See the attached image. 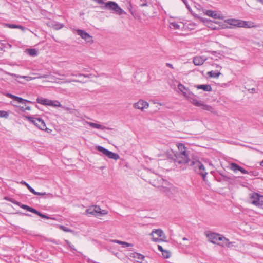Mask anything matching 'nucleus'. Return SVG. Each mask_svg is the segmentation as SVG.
Wrapping results in <instances>:
<instances>
[{
  "mask_svg": "<svg viewBox=\"0 0 263 263\" xmlns=\"http://www.w3.org/2000/svg\"><path fill=\"white\" fill-rule=\"evenodd\" d=\"M178 88L184 97L194 106L201 107L205 110H208L212 112L214 111V109L212 106L205 104L201 100H198L196 98V96L188 88L185 87L183 85L179 84Z\"/></svg>",
  "mask_w": 263,
  "mask_h": 263,
  "instance_id": "nucleus-1",
  "label": "nucleus"
},
{
  "mask_svg": "<svg viewBox=\"0 0 263 263\" xmlns=\"http://www.w3.org/2000/svg\"><path fill=\"white\" fill-rule=\"evenodd\" d=\"M221 29H231L234 27L250 28L256 27L254 23L251 21H245L239 19L228 18L224 20L223 23L220 24Z\"/></svg>",
  "mask_w": 263,
  "mask_h": 263,
  "instance_id": "nucleus-2",
  "label": "nucleus"
},
{
  "mask_svg": "<svg viewBox=\"0 0 263 263\" xmlns=\"http://www.w3.org/2000/svg\"><path fill=\"white\" fill-rule=\"evenodd\" d=\"M161 180L163 181V184L158 186L160 187V191L170 198L176 197L179 193L178 189L171 184H168L167 186H164V184H167V182L162 179Z\"/></svg>",
  "mask_w": 263,
  "mask_h": 263,
  "instance_id": "nucleus-3",
  "label": "nucleus"
},
{
  "mask_svg": "<svg viewBox=\"0 0 263 263\" xmlns=\"http://www.w3.org/2000/svg\"><path fill=\"white\" fill-rule=\"evenodd\" d=\"M190 166L193 167L195 172L200 175L204 181H205V177L207 175V172H205V167L203 164L198 160H194L191 162Z\"/></svg>",
  "mask_w": 263,
  "mask_h": 263,
  "instance_id": "nucleus-4",
  "label": "nucleus"
},
{
  "mask_svg": "<svg viewBox=\"0 0 263 263\" xmlns=\"http://www.w3.org/2000/svg\"><path fill=\"white\" fill-rule=\"evenodd\" d=\"M102 8L109 10L112 13L120 15L125 14L124 11L115 2L109 1L104 4V6Z\"/></svg>",
  "mask_w": 263,
  "mask_h": 263,
  "instance_id": "nucleus-5",
  "label": "nucleus"
},
{
  "mask_svg": "<svg viewBox=\"0 0 263 263\" xmlns=\"http://www.w3.org/2000/svg\"><path fill=\"white\" fill-rule=\"evenodd\" d=\"M172 160L176 165L184 164L189 162L188 154L176 153L172 158Z\"/></svg>",
  "mask_w": 263,
  "mask_h": 263,
  "instance_id": "nucleus-6",
  "label": "nucleus"
},
{
  "mask_svg": "<svg viewBox=\"0 0 263 263\" xmlns=\"http://www.w3.org/2000/svg\"><path fill=\"white\" fill-rule=\"evenodd\" d=\"M36 102L44 106L54 107H62L61 103L58 100H52L42 97H38L36 99Z\"/></svg>",
  "mask_w": 263,
  "mask_h": 263,
  "instance_id": "nucleus-7",
  "label": "nucleus"
},
{
  "mask_svg": "<svg viewBox=\"0 0 263 263\" xmlns=\"http://www.w3.org/2000/svg\"><path fill=\"white\" fill-rule=\"evenodd\" d=\"M251 203L263 209V196L257 193H253L250 197Z\"/></svg>",
  "mask_w": 263,
  "mask_h": 263,
  "instance_id": "nucleus-8",
  "label": "nucleus"
},
{
  "mask_svg": "<svg viewBox=\"0 0 263 263\" xmlns=\"http://www.w3.org/2000/svg\"><path fill=\"white\" fill-rule=\"evenodd\" d=\"M151 236H153L152 240L155 242H160L164 241L163 238H166L161 229H154L151 233Z\"/></svg>",
  "mask_w": 263,
  "mask_h": 263,
  "instance_id": "nucleus-9",
  "label": "nucleus"
},
{
  "mask_svg": "<svg viewBox=\"0 0 263 263\" xmlns=\"http://www.w3.org/2000/svg\"><path fill=\"white\" fill-rule=\"evenodd\" d=\"M26 118L31 122L33 123L35 125L37 126L40 129L42 130L46 129L47 128L46 127L45 123L42 119L35 118L27 116H26Z\"/></svg>",
  "mask_w": 263,
  "mask_h": 263,
  "instance_id": "nucleus-10",
  "label": "nucleus"
},
{
  "mask_svg": "<svg viewBox=\"0 0 263 263\" xmlns=\"http://www.w3.org/2000/svg\"><path fill=\"white\" fill-rule=\"evenodd\" d=\"M78 35L84 40L86 43L92 44L93 43V37L85 31L81 29L76 30Z\"/></svg>",
  "mask_w": 263,
  "mask_h": 263,
  "instance_id": "nucleus-11",
  "label": "nucleus"
},
{
  "mask_svg": "<svg viewBox=\"0 0 263 263\" xmlns=\"http://www.w3.org/2000/svg\"><path fill=\"white\" fill-rule=\"evenodd\" d=\"M149 103L142 99L139 100L137 102H135L133 106L135 109H138L141 111H144L149 107Z\"/></svg>",
  "mask_w": 263,
  "mask_h": 263,
  "instance_id": "nucleus-12",
  "label": "nucleus"
},
{
  "mask_svg": "<svg viewBox=\"0 0 263 263\" xmlns=\"http://www.w3.org/2000/svg\"><path fill=\"white\" fill-rule=\"evenodd\" d=\"M202 10L203 11V12L205 15L213 18L223 20L224 18V16L222 14H220L217 11L211 10H204L203 9Z\"/></svg>",
  "mask_w": 263,
  "mask_h": 263,
  "instance_id": "nucleus-13",
  "label": "nucleus"
},
{
  "mask_svg": "<svg viewBox=\"0 0 263 263\" xmlns=\"http://www.w3.org/2000/svg\"><path fill=\"white\" fill-rule=\"evenodd\" d=\"M86 124L89 126L98 130H114L115 129L113 128L106 127L103 125L102 124L99 123H93V122H86Z\"/></svg>",
  "mask_w": 263,
  "mask_h": 263,
  "instance_id": "nucleus-14",
  "label": "nucleus"
},
{
  "mask_svg": "<svg viewBox=\"0 0 263 263\" xmlns=\"http://www.w3.org/2000/svg\"><path fill=\"white\" fill-rule=\"evenodd\" d=\"M234 242H229L228 239L224 237L223 236L221 235L220 239L217 243V245L220 246L221 247H227L228 248H231L234 246Z\"/></svg>",
  "mask_w": 263,
  "mask_h": 263,
  "instance_id": "nucleus-15",
  "label": "nucleus"
},
{
  "mask_svg": "<svg viewBox=\"0 0 263 263\" xmlns=\"http://www.w3.org/2000/svg\"><path fill=\"white\" fill-rule=\"evenodd\" d=\"M206 235L211 242L214 244H217L221 235L216 233H210L207 234Z\"/></svg>",
  "mask_w": 263,
  "mask_h": 263,
  "instance_id": "nucleus-16",
  "label": "nucleus"
},
{
  "mask_svg": "<svg viewBox=\"0 0 263 263\" xmlns=\"http://www.w3.org/2000/svg\"><path fill=\"white\" fill-rule=\"evenodd\" d=\"M206 60L207 58L205 56H196L194 58L193 62L195 65L200 66L202 65Z\"/></svg>",
  "mask_w": 263,
  "mask_h": 263,
  "instance_id": "nucleus-17",
  "label": "nucleus"
},
{
  "mask_svg": "<svg viewBox=\"0 0 263 263\" xmlns=\"http://www.w3.org/2000/svg\"><path fill=\"white\" fill-rule=\"evenodd\" d=\"M9 201L15 204H17V205L20 206L22 209L26 210L27 211L31 212L33 213H34V211H35V209L30 207L27 205L22 204L20 202H18L16 201H13L12 199L9 200Z\"/></svg>",
  "mask_w": 263,
  "mask_h": 263,
  "instance_id": "nucleus-18",
  "label": "nucleus"
},
{
  "mask_svg": "<svg viewBox=\"0 0 263 263\" xmlns=\"http://www.w3.org/2000/svg\"><path fill=\"white\" fill-rule=\"evenodd\" d=\"M78 76L79 77H83V78H86L88 79H93L96 78L98 77V74L96 72H95L94 73H91L87 74H83V73H79L78 74Z\"/></svg>",
  "mask_w": 263,
  "mask_h": 263,
  "instance_id": "nucleus-19",
  "label": "nucleus"
},
{
  "mask_svg": "<svg viewBox=\"0 0 263 263\" xmlns=\"http://www.w3.org/2000/svg\"><path fill=\"white\" fill-rule=\"evenodd\" d=\"M5 73L7 74L10 75L11 76H12V77H15V78H17L25 79L27 81H31V80H34V79H35V78H33V77H31L21 76H20V75H17L16 74L11 73L7 72H6Z\"/></svg>",
  "mask_w": 263,
  "mask_h": 263,
  "instance_id": "nucleus-20",
  "label": "nucleus"
},
{
  "mask_svg": "<svg viewBox=\"0 0 263 263\" xmlns=\"http://www.w3.org/2000/svg\"><path fill=\"white\" fill-rule=\"evenodd\" d=\"M195 87L198 89H202L205 91H212V87L210 85H196Z\"/></svg>",
  "mask_w": 263,
  "mask_h": 263,
  "instance_id": "nucleus-21",
  "label": "nucleus"
},
{
  "mask_svg": "<svg viewBox=\"0 0 263 263\" xmlns=\"http://www.w3.org/2000/svg\"><path fill=\"white\" fill-rule=\"evenodd\" d=\"M214 24H218L220 26V24H221V23L218 21H213L210 20L206 26L212 30L218 29L217 27L214 25Z\"/></svg>",
  "mask_w": 263,
  "mask_h": 263,
  "instance_id": "nucleus-22",
  "label": "nucleus"
},
{
  "mask_svg": "<svg viewBox=\"0 0 263 263\" xmlns=\"http://www.w3.org/2000/svg\"><path fill=\"white\" fill-rule=\"evenodd\" d=\"M106 156L110 159H112L115 160H117L120 158L119 155L118 154L113 153L109 150Z\"/></svg>",
  "mask_w": 263,
  "mask_h": 263,
  "instance_id": "nucleus-23",
  "label": "nucleus"
},
{
  "mask_svg": "<svg viewBox=\"0 0 263 263\" xmlns=\"http://www.w3.org/2000/svg\"><path fill=\"white\" fill-rule=\"evenodd\" d=\"M181 24H182L181 22H170V28L174 30L181 29L182 28Z\"/></svg>",
  "mask_w": 263,
  "mask_h": 263,
  "instance_id": "nucleus-24",
  "label": "nucleus"
},
{
  "mask_svg": "<svg viewBox=\"0 0 263 263\" xmlns=\"http://www.w3.org/2000/svg\"><path fill=\"white\" fill-rule=\"evenodd\" d=\"M33 194L34 195H38V196H45V198H51L53 197V195L51 193H47L46 192H38L35 191V190H34V193H33Z\"/></svg>",
  "mask_w": 263,
  "mask_h": 263,
  "instance_id": "nucleus-25",
  "label": "nucleus"
},
{
  "mask_svg": "<svg viewBox=\"0 0 263 263\" xmlns=\"http://www.w3.org/2000/svg\"><path fill=\"white\" fill-rule=\"evenodd\" d=\"M207 74L210 78H217L221 74V73L219 70L211 71L207 73Z\"/></svg>",
  "mask_w": 263,
  "mask_h": 263,
  "instance_id": "nucleus-26",
  "label": "nucleus"
},
{
  "mask_svg": "<svg viewBox=\"0 0 263 263\" xmlns=\"http://www.w3.org/2000/svg\"><path fill=\"white\" fill-rule=\"evenodd\" d=\"M177 147L178 148V149L179 151V152L178 153H185V154H188L186 151V148L185 147L184 144L182 143H178L177 144Z\"/></svg>",
  "mask_w": 263,
  "mask_h": 263,
  "instance_id": "nucleus-27",
  "label": "nucleus"
},
{
  "mask_svg": "<svg viewBox=\"0 0 263 263\" xmlns=\"http://www.w3.org/2000/svg\"><path fill=\"white\" fill-rule=\"evenodd\" d=\"M196 24L194 23H190L186 25L183 24V27L189 30H193L195 29Z\"/></svg>",
  "mask_w": 263,
  "mask_h": 263,
  "instance_id": "nucleus-28",
  "label": "nucleus"
},
{
  "mask_svg": "<svg viewBox=\"0 0 263 263\" xmlns=\"http://www.w3.org/2000/svg\"><path fill=\"white\" fill-rule=\"evenodd\" d=\"M241 166L237 165L236 163H232L231 164L230 168L232 170H233L235 172H237V171H240V168H241Z\"/></svg>",
  "mask_w": 263,
  "mask_h": 263,
  "instance_id": "nucleus-29",
  "label": "nucleus"
},
{
  "mask_svg": "<svg viewBox=\"0 0 263 263\" xmlns=\"http://www.w3.org/2000/svg\"><path fill=\"white\" fill-rule=\"evenodd\" d=\"M193 15L195 18H197L200 20V21L201 22H202L203 23H204L205 26H206V25L209 23V21L210 20L209 19H206V18H204L200 17L199 16H198L197 14H193Z\"/></svg>",
  "mask_w": 263,
  "mask_h": 263,
  "instance_id": "nucleus-30",
  "label": "nucleus"
},
{
  "mask_svg": "<svg viewBox=\"0 0 263 263\" xmlns=\"http://www.w3.org/2000/svg\"><path fill=\"white\" fill-rule=\"evenodd\" d=\"M9 116V112L5 110H0V118L8 119Z\"/></svg>",
  "mask_w": 263,
  "mask_h": 263,
  "instance_id": "nucleus-31",
  "label": "nucleus"
},
{
  "mask_svg": "<svg viewBox=\"0 0 263 263\" xmlns=\"http://www.w3.org/2000/svg\"><path fill=\"white\" fill-rule=\"evenodd\" d=\"M34 213L43 218H46V219H54V218H51V217H50L46 215H44V214H42V213H41L40 212L36 210V209H35V211H34Z\"/></svg>",
  "mask_w": 263,
  "mask_h": 263,
  "instance_id": "nucleus-32",
  "label": "nucleus"
},
{
  "mask_svg": "<svg viewBox=\"0 0 263 263\" xmlns=\"http://www.w3.org/2000/svg\"><path fill=\"white\" fill-rule=\"evenodd\" d=\"M96 149L100 152L102 153L105 156L106 155L108 150L105 148L104 147L101 146H96Z\"/></svg>",
  "mask_w": 263,
  "mask_h": 263,
  "instance_id": "nucleus-33",
  "label": "nucleus"
},
{
  "mask_svg": "<svg viewBox=\"0 0 263 263\" xmlns=\"http://www.w3.org/2000/svg\"><path fill=\"white\" fill-rule=\"evenodd\" d=\"M20 183L21 184L25 185L27 187V189L29 190V191L30 192H31L32 194H33V193H34V190L28 183L26 182L25 181H23V180L21 181L20 182Z\"/></svg>",
  "mask_w": 263,
  "mask_h": 263,
  "instance_id": "nucleus-34",
  "label": "nucleus"
},
{
  "mask_svg": "<svg viewBox=\"0 0 263 263\" xmlns=\"http://www.w3.org/2000/svg\"><path fill=\"white\" fill-rule=\"evenodd\" d=\"M133 257L134 258H136L140 260H144V259L145 258L144 256L142 254L139 253H136V252H135L133 254Z\"/></svg>",
  "mask_w": 263,
  "mask_h": 263,
  "instance_id": "nucleus-35",
  "label": "nucleus"
},
{
  "mask_svg": "<svg viewBox=\"0 0 263 263\" xmlns=\"http://www.w3.org/2000/svg\"><path fill=\"white\" fill-rule=\"evenodd\" d=\"M27 52L31 56H36L37 54V51L34 49H29L27 50Z\"/></svg>",
  "mask_w": 263,
  "mask_h": 263,
  "instance_id": "nucleus-36",
  "label": "nucleus"
},
{
  "mask_svg": "<svg viewBox=\"0 0 263 263\" xmlns=\"http://www.w3.org/2000/svg\"><path fill=\"white\" fill-rule=\"evenodd\" d=\"M14 100L17 101L18 103H23L25 102H27L29 103L31 102L30 101L24 99L21 97H18L17 96L15 97V99H14Z\"/></svg>",
  "mask_w": 263,
  "mask_h": 263,
  "instance_id": "nucleus-37",
  "label": "nucleus"
},
{
  "mask_svg": "<svg viewBox=\"0 0 263 263\" xmlns=\"http://www.w3.org/2000/svg\"><path fill=\"white\" fill-rule=\"evenodd\" d=\"M95 211V210L94 206H92V207H90L89 209H87L86 211V212L87 214L96 215Z\"/></svg>",
  "mask_w": 263,
  "mask_h": 263,
  "instance_id": "nucleus-38",
  "label": "nucleus"
},
{
  "mask_svg": "<svg viewBox=\"0 0 263 263\" xmlns=\"http://www.w3.org/2000/svg\"><path fill=\"white\" fill-rule=\"evenodd\" d=\"M52 27L55 30H59L63 27V25L60 23H55L53 25Z\"/></svg>",
  "mask_w": 263,
  "mask_h": 263,
  "instance_id": "nucleus-39",
  "label": "nucleus"
},
{
  "mask_svg": "<svg viewBox=\"0 0 263 263\" xmlns=\"http://www.w3.org/2000/svg\"><path fill=\"white\" fill-rule=\"evenodd\" d=\"M162 255L165 258H168L170 257V252L168 251L164 250L162 252Z\"/></svg>",
  "mask_w": 263,
  "mask_h": 263,
  "instance_id": "nucleus-40",
  "label": "nucleus"
},
{
  "mask_svg": "<svg viewBox=\"0 0 263 263\" xmlns=\"http://www.w3.org/2000/svg\"><path fill=\"white\" fill-rule=\"evenodd\" d=\"M61 107L63 108L65 110L69 111V112H70L71 114L74 113V111H76L74 109L70 108L67 107L63 106L62 105Z\"/></svg>",
  "mask_w": 263,
  "mask_h": 263,
  "instance_id": "nucleus-41",
  "label": "nucleus"
},
{
  "mask_svg": "<svg viewBox=\"0 0 263 263\" xmlns=\"http://www.w3.org/2000/svg\"><path fill=\"white\" fill-rule=\"evenodd\" d=\"M60 228L61 230H62L63 231H64V232H71L72 231L69 229V228H67V227H65V226H60Z\"/></svg>",
  "mask_w": 263,
  "mask_h": 263,
  "instance_id": "nucleus-42",
  "label": "nucleus"
},
{
  "mask_svg": "<svg viewBox=\"0 0 263 263\" xmlns=\"http://www.w3.org/2000/svg\"><path fill=\"white\" fill-rule=\"evenodd\" d=\"M95 208V214L96 215H97L98 214H100V212H101V209L100 208L99 206H94Z\"/></svg>",
  "mask_w": 263,
  "mask_h": 263,
  "instance_id": "nucleus-43",
  "label": "nucleus"
},
{
  "mask_svg": "<svg viewBox=\"0 0 263 263\" xmlns=\"http://www.w3.org/2000/svg\"><path fill=\"white\" fill-rule=\"evenodd\" d=\"M71 82H76V83H81L82 82L81 81L78 80H67L64 81V83H70Z\"/></svg>",
  "mask_w": 263,
  "mask_h": 263,
  "instance_id": "nucleus-44",
  "label": "nucleus"
},
{
  "mask_svg": "<svg viewBox=\"0 0 263 263\" xmlns=\"http://www.w3.org/2000/svg\"><path fill=\"white\" fill-rule=\"evenodd\" d=\"M122 245L123 247H124V248L133 246V245L132 243H127V242H124V241L122 242Z\"/></svg>",
  "mask_w": 263,
  "mask_h": 263,
  "instance_id": "nucleus-45",
  "label": "nucleus"
},
{
  "mask_svg": "<svg viewBox=\"0 0 263 263\" xmlns=\"http://www.w3.org/2000/svg\"><path fill=\"white\" fill-rule=\"evenodd\" d=\"M6 26L10 28H17V26H18V25H16L9 24H6Z\"/></svg>",
  "mask_w": 263,
  "mask_h": 263,
  "instance_id": "nucleus-46",
  "label": "nucleus"
},
{
  "mask_svg": "<svg viewBox=\"0 0 263 263\" xmlns=\"http://www.w3.org/2000/svg\"><path fill=\"white\" fill-rule=\"evenodd\" d=\"M66 243L67 245H68V246L72 250H76L75 248H74L73 245H71V243L67 240H65Z\"/></svg>",
  "mask_w": 263,
  "mask_h": 263,
  "instance_id": "nucleus-47",
  "label": "nucleus"
},
{
  "mask_svg": "<svg viewBox=\"0 0 263 263\" xmlns=\"http://www.w3.org/2000/svg\"><path fill=\"white\" fill-rule=\"evenodd\" d=\"M213 66H214L215 68L217 69V70H219V71H220L222 67L220 65L217 64H213Z\"/></svg>",
  "mask_w": 263,
  "mask_h": 263,
  "instance_id": "nucleus-48",
  "label": "nucleus"
},
{
  "mask_svg": "<svg viewBox=\"0 0 263 263\" xmlns=\"http://www.w3.org/2000/svg\"><path fill=\"white\" fill-rule=\"evenodd\" d=\"M6 96H7V97H9L10 98H11L12 99H15V96L12 95V94H11V93H6Z\"/></svg>",
  "mask_w": 263,
  "mask_h": 263,
  "instance_id": "nucleus-49",
  "label": "nucleus"
},
{
  "mask_svg": "<svg viewBox=\"0 0 263 263\" xmlns=\"http://www.w3.org/2000/svg\"><path fill=\"white\" fill-rule=\"evenodd\" d=\"M183 3L185 5L186 8L188 9V10L191 11V8H190V7L189 6V5H188L187 4V2L186 0H181Z\"/></svg>",
  "mask_w": 263,
  "mask_h": 263,
  "instance_id": "nucleus-50",
  "label": "nucleus"
},
{
  "mask_svg": "<svg viewBox=\"0 0 263 263\" xmlns=\"http://www.w3.org/2000/svg\"><path fill=\"white\" fill-rule=\"evenodd\" d=\"M240 172H241L243 174H248V171L247 170H246L245 169H244L242 167H241V168H240Z\"/></svg>",
  "mask_w": 263,
  "mask_h": 263,
  "instance_id": "nucleus-51",
  "label": "nucleus"
},
{
  "mask_svg": "<svg viewBox=\"0 0 263 263\" xmlns=\"http://www.w3.org/2000/svg\"><path fill=\"white\" fill-rule=\"evenodd\" d=\"M96 2H97L99 4H103L104 5V4L105 3L104 2L105 0H93Z\"/></svg>",
  "mask_w": 263,
  "mask_h": 263,
  "instance_id": "nucleus-52",
  "label": "nucleus"
},
{
  "mask_svg": "<svg viewBox=\"0 0 263 263\" xmlns=\"http://www.w3.org/2000/svg\"><path fill=\"white\" fill-rule=\"evenodd\" d=\"M112 242H114L118 244L122 245L123 241L118 240H112Z\"/></svg>",
  "mask_w": 263,
  "mask_h": 263,
  "instance_id": "nucleus-53",
  "label": "nucleus"
},
{
  "mask_svg": "<svg viewBox=\"0 0 263 263\" xmlns=\"http://www.w3.org/2000/svg\"><path fill=\"white\" fill-rule=\"evenodd\" d=\"M158 249L159 251H160L161 252H162L164 250L163 249V247L160 245H158Z\"/></svg>",
  "mask_w": 263,
  "mask_h": 263,
  "instance_id": "nucleus-54",
  "label": "nucleus"
},
{
  "mask_svg": "<svg viewBox=\"0 0 263 263\" xmlns=\"http://www.w3.org/2000/svg\"><path fill=\"white\" fill-rule=\"evenodd\" d=\"M17 29H20L22 31H25V28L21 25H18Z\"/></svg>",
  "mask_w": 263,
  "mask_h": 263,
  "instance_id": "nucleus-55",
  "label": "nucleus"
},
{
  "mask_svg": "<svg viewBox=\"0 0 263 263\" xmlns=\"http://www.w3.org/2000/svg\"><path fill=\"white\" fill-rule=\"evenodd\" d=\"M48 77V75L45 74V75L41 76L39 77L38 78H47Z\"/></svg>",
  "mask_w": 263,
  "mask_h": 263,
  "instance_id": "nucleus-56",
  "label": "nucleus"
},
{
  "mask_svg": "<svg viewBox=\"0 0 263 263\" xmlns=\"http://www.w3.org/2000/svg\"><path fill=\"white\" fill-rule=\"evenodd\" d=\"M107 213L105 211V210H102V211H101V212L100 214H102V215H105Z\"/></svg>",
  "mask_w": 263,
  "mask_h": 263,
  "instance_id": "nucleus-57",
  "label": "nucleus"
},
{
  "mask_svg": "<svg viewBox=\"0 0 263 263\" xmlns=\"http://www.w3.org/2000/svg\"><path fill=\"white\" fill-rule=\"evenodd\" d=\"M25 110H30L31 107L29 106H27L26 108H25Z\"/></svg>",
  "mask_w": 263,
  "mask_h": 263,
  "instance_id": "nucleus-58",
  "label": "nucleus"
},
{
  "mask_svg": "<svg viewBox=\"0 0 263 263\" xmlns=\"http://www.w3.org/2000/svg\"><path fill=\"white\" fill-rule=\"evenodd\" d=\"M147 6V3H143V4L141 5V7Z\"/></svg>",
  "mask_w": 263,
  "mask_h": 263,
  "instance_id": "nucleus-59",
  "label": "nucleus"
},
{
  "mask_svg": "<svg viewBox=\"0 0 263 263\" xmlns=\"http://www.w3.org/2000/svg\"><path fill=\"white\" fill-rule=\"evenodd\" d=\"M257 2H260L261 4L263 5V0H256Z\"/></svg>",
  "mask_w": 263,
  "mask_h": 263,
  "instance_id": "nucleus-60",
  "label": "nucleus"
},
{
  "mask_svg": "<svg viewBox=\"0 0 263 263\" xmlns=\"http://www.w3.org/2000/svg\"><path fill=\"white\" fill-rule=\"evenodd\" d=\"M20 109L22 110V111H25V108L23 107H22L20 108Z\"/></svg>",
  "mask_w": 263,
  "mask_h": 263,
  "instance_id": "nucleus-61",
  "label": "nucleus"
},
{
  "mask_svg": "<svg viewBox=\"0 0 263 263\" xmlns=\"http://www.w3.org/2000/svg\"><path fill=\"white\" fill-rule=\"evenodd\" d=\"M167 65L168 66H170V67H171L173 68L172 65L171 64H167Z\"/></svg>",
  "mask_w": 263,
  "mask_h": 263,
  "instance_id": "nucleus-62",
  "label": "nucleus"
},
{
  "mask_svg": "<svg viewBox=\"0 0 263 263\" xmlns=\"http://www.w3.org/2000/svg\"><path fill=\"white\" fill-rule=\"evenodd\" d=\"M71 76H73V77H74V76H76V75L74 73H71Z\"/></svg>",
  "mask_w": 263,
  "mask_h": 263,
  "instance_id": "nucleus-63",
  "label": "nucleus"
},
{
  "mask_svg": "<svg viewBox=\"0 0 263 263\" xmlns=\"http://www.w3.org/2000/svg\"><path fill=\"white\" fill-rule=\"evenodd\" d=\"M260 165L263 166V160L260 162Z\"/></svg>",
  "mask_w": 263,
  "mask_h": 263,
  "instance_id": "nucleus-64",
  "label": "nucleus"
}]
</instances>
